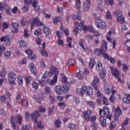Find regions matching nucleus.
Returning a JSON list of instances; mask_svg holds the SVG:
<instances>
[{"instance_id": "55", "label": "nucleus", "mask_w": 130, "mask_h": 130, "mask_svg": "<svg viewBox=\"0 0 130 130\" xmlns=\"http://www.w3.org/2000/svg\"><path fill=\"white\" fill-rule=\"evenodd\" d=\"M49 99L50 101V103H51L52 104H53V103H54V102H55V99H54V97L51 96V95H49Z\"/></svg>"}, {"instance_id": "52", "label": "nucleus", "mask_w": 130, "mask_h": 130, "mask_svg": "<svg viewBox=\"0 0 130 130\" xmlns=\"http://www.w3.org/2000/svg\"><path fill=\"white\" fill-rule=\"evenodd\" d=\"M122 67L123 72H124V73H125L127 70L128 69V67H127V65H126V64H122Z\"/></svg>"}, {"instance_id": "43", "label": "nucleus", "mask_w": 130, "mask_h": 130, "mask_svg": "<svg viewBox=\"0 0 130 130\" xmlns=\"http://www.w3.org/2000/svg\"><path fill=\"white\" fill-rule=\"evenodd\" d=\"M31 85L35 90H38V87L39 86V84H38L36 82H32Z\"/></svg>"}, {"instance_id": "18", "label": "nucleus", "mask_w": 130, "mask_h": 130, "mask_svg": "<svg viewBox=\"0 0 130 130\" xmlns=\"http://www.w3.org/2000/svg\"><path fill=\"white\" fill-rule=\"evenodd\" d=\"M104 114V115H108L110 113L109 109L106 107H104L103 109H100V115H101V114L102 113Z\"/></svg>"}, {"instance_id": "7", "label": "nucleus", "mask_w": 130, "mask_h": 130, "mask_svg": "<svg viewBox=\"0 0 130 130\" xmlns=\"http://www.w3.org/2000/svg\"><path fill=\"white\" fill-rule=\"evenodd\" d=\"M17 79V75L14 72H11L8 74V80L11 85H15V81Z\"/></svg>"}, {"instance_id": "28", "label": "nucleus", "mask_w": 130, "mask_h": 130, "mask_svg": "<svg viewBox=\"0 0 130 130\" xmlns=\"http://www.w3.org/2000/svg\"><path fill=\"white\" fill-rule=\"evenodd\" d=\"M95 59L91 58L89 62V67L90 69H93V68H94V66H95Z\"/></svg>"}, {"instance_id": "6", "label": "nucleus", "mask_w": 130, "mask_h": 130, "mask_svg": "<svg viewBox=\"0 0 130 130\" xmlns=\"http://www.w3.org/2000/svg\"><path fill=\"white\" fill-rule=\"evenodd\" d=\"M35 25L37 27H41V26L44 25V23L39 20L38 17H36L32 19L31 23H30L31 30H33V28Z\"/></svg>"}, {"instance_id": "39", "label": "nucleus", "mask_w": 130, "mask_h": 130, "mask_svg": "<svg viewBox=\"0 0 130 130\" xmlns=\"http://www.w3.org/2000/svg\"><path fill=\"white\" fill-rule=\"evenodd\" d=\"M60 29L61 30L62 32L65 33L66 36H69V29L63 28V27L62 26V25H61V27H60Z\"/></svg>"}, {"instance_id": "27", "label": "nucleus", "mask_w": 130, "mask_h": 130, "mask_svg": "<svg viewBox=\"0 0 130 130\" xmlns=\"http://www.w3.org/2000/svg\"><path fill=\"white\" fill-rule=\"evenodd\" d=\"M68 127L69 129H76V128H78V125L74 123H70L68 125Z\"/></svg>"}, {"instance_id": "24", "label": "nucleus", "mask_w": 130, "mask_h": 130, "mask_svg": "<svg viewBox=\"0 0 130 130\" xmlns=\"http://www.w3.org/2000/svg\"><path fill=\"white\" fill-rule=\"evenodd\" d=\"M12 26L13 27V32L16 33L18 32V28H19V24H17L16 22H12Z\"/></svg>"}, {"instance_id": "48", "label": "nucleus", "mask_w": 130, "mask_h": 130, "mask_svg": "<svg viewBox=\"0 0 130 130\" xmlns=\"http://www.w3.org/2000/svg\"><path fill=\"white\" fill-rule=\"evenodd\" d=\"M125 38L127 39L125 41L126 43L130 42V31L129 32H127V34L125 35Z\"/></svg>"}, {"instance_id": "11", "label": "nucleus", "mask_w": 130, "mask_h": 130, "mask_svg": "<svg viewBox=\"0 0 130 130\" xmlns=\"http://www.w3.org/2000/svg\"><path fill=\"white\" fill-rule=\"evenodd\" d=\"M99 82H100L99 78L98 77L95 76L94 77L93 82L91 83V86L95 91H98V85L97 84L98 83H99Z\"/></svg>"}, {"instance_id": "56", "label": "nucleus", "mask_w": 130, "mask_h": 130, "mask_svg": "<svg viewBox=\"0 0 130 130\" xmlns=\"http://www.w3.org/2000/svg\"><path fill=\"white\" fill-rule=\"evenodd\" d=\"M100 77L101 79H104L106 77V74L104 71H102L100 73Z\"/></svg>"}, {"instance_id": "50", "label": "nucleus", "mask_w": 130, "mask_h": 130, "mask_svg": "<svg viewBox=\"0 0 130 130\" xmlns=\"http://www.w3.org/2000/svg\"><path fill=\"white\" fill-rule=\"evenodd\" d=\"M76 64V61L74 59H71L68 61V64H70V66H75Z\"/></svg>"}, {"instance_id": "17", "label": "nucleus", "mask_w": 130, "mask_h": 130, "mask_svg": "<svg viewBox=\"0 0 130 130\" xmlns=\"http://www.w3.org/2000/svg\"><path fill=\"white\" fill-rule=\"evenodd\" d=\"M104 90L105 93L109 95L112 92V87L108 83H106L104 86Z\"/></svg>"}, {"instance_id": "20", "label": "nucleus", "mask_w": 130, "mask_h": 130, "mask_svg": "<svg viewBox=\"0 0 130 130\" xmlns=\"http://www.w3.org/2000/svg\"><path fill=\"white\" fill-rule=\"evenodd\" d=\"M29 69L30 70V72L33 75H36L37 74V70H36V67L33 63H30L29 65Z\"/></svg>"}, {"instance_id": "53", "label": "nucleus", "mask_w": 130, "mask_h": 130, "mask_svg": "<svg viewBox=\"0 0 130 130\" xmlns=\"http://www.w3.org/2000/svg\"><path fill=\"white\" fill-rule=\"evenodd\" d=\"M98 127V124L96 123H93L91 124V128L92 130H96Z\"/></svg>"}, {"instance_id": "10", "label": "nucleus", "mask_w": 130, "mask_h": 130, "mask_svg": "<svg viewBox=\"0 0 130 130\" xmlns=\"http://www.w3.org/2000/svg\"><path fill=\"white\" fill-rule=\"evenodd\" d=\"M116 16H118L117 20L119 23L120 24H122V23H124V16H122V12L119 10H116Z\"/></svg>"}, {"instance_id": "59", "label": "nucleus", "mask_w": 130, "mask_h": 130, "mask_svg": "<svg viewBox=\"0 0 130 130\" xmlns=\"http://www.w3.org/2000/svg\"><path fill=\"white\" fill-rule=\"evenodd\" d=\"M106 52H103L102 53V54L104 56V58H105V59H109V55H108V54H107V53H105Z\"/></svg>"}, {"instance_id": "25", "label": "nucleus", "mask_w": 130, "mask_h": 130, "mask_svg": "<svg viewBox=\"0 0 130 130\" xmlns=\"http://www.w3.org/2000/svg\"><path fill=\"white\" fill-rule=\"evenodd\" d=\"M96 95L98 99H96V101L98 103H101L102 101V94L100 93V91L99 90L96 93Z\"/></svg>"}, {"instance_id": "8", "label": "nucleus", "mask_w": 130, "mask_h": 130, "mask_svg": "<svg viewBox=\"0 0 130 130\" xmlns=\"http://www.w3.org/2000/svg\"><path fill=\"white\" fill-rule=\"evenodd\" d=\"M75 28L73 31L74 35H77L79 33V30H83V26H84V21H81L80 23L79 22L75 23Z\"/></svg>"}, {"instance_id": "60", "label": "nucleus", "mask_w": 130, "mask_h": 130, "mask_svg": "<svg viewBox=\"0 0 130 130\" xmlns=\"http://www.w3.org/2000/svg\"><path fill=\"white\" fill-rule=\"evenodd\" d=\"M24 32L25 38H29L30 35H29V33H28V29H25Z\"/></svg>"}, {"instance_id": "54", "label": "nucleus", "mask_w": 130, "mask_h": 130, "mask_svg": "<svg viewBox=\"0 0 130 130\" xmlns=\"http://www.w3.org/2000/svg\"><path fill=\"white\" fill-rule=\"evenodd\" d=\"M61 82L63 84H66V83H68V78L66 76H62Z\"/></svg>"}, {"instance_id": "38", "label": "nucleus", "mask_w": 130, "mask_h": 130, "mask_svg": "<svg viewBox=\"0 0 130 130\" xmlns=\"http://www.w3.org/2000/svg\"><path fill=\"white\" fill-rule=\"evenodd\" d=\"M76 5L75 8L77 10H79L80 8H81V1L80 0H77L76 2Z\"/></svg>"}, {"instance_id": "1", "label": "nucleus", "mask_w": 130, "mask_h": 130, "mask_svg": "<svg viewBox=\"0 0 130 130\" xmlns=\"http://www.w3.org/2000/svg\"><path fill=\"white\" fill-rule=\"evenodd\" d=\"M59 72V70L58 68L51 66L50 67V72H45L42 77V79H46L47 78V75L49 77H51V76H53V74H54V75L53 77V79L50 81V85H54V84L57 82V77H58L57 75H58Z\"/></svg>"}, {"instance_id": "57", "label": "nucleus", "mask_w": 130, "mask_h": 130, "mask_svg": "<svg viewBox=\"0 0 130 130\" xmlns=\"http://www.w3.org/2000/svg\"><path fill=\"white\" fill-rule=\"evenodd\" d=\"M5 50H6V47L0 44V55H1L2 52H4Z\"/></svg>"}, {"instance_id": "42", "label": "nucleus", "mask_w": 130, "mask_h": 130, "mask_svg": "<svg viewBox=\"0 0 130 130\" xmlns=\"http://www.w3.org/2000/svg\"><path fill=\"white\" fill-rule=\"evenodd\" d=\"M87 104L88 105H89V106H90V107H91V108H95V103H94V102L91 101H87Z\"/></svg>"}, {"instance_id": "64", "label": "nucleus", "mask_w": 130, "mask_h": 130, "mask_svg": "<svg viewBox=\"0 0 130 130\" xmlns=\"http://www.w3.org/2000/svg\"><path fill=\"white\" fill-rule=\"evenodd\" d=\"M4 55H5V57H10L11 52H10L9 51H6L4 54Z\"/></svg>"}, {"instance_id": "29", "label": "nucleus", "mask_w": 130, "mask_h": 130, "mask_svg": "<svg viewBox=\"0 0 130 130\" xmlns=\"http://www.w3.org/2000/svg\"><path fill=\"white\" fill-rule=\"evenodd\" d=\"M43 31L44 34H45L46 36H48V35H49V28L47 26H44L43 27Z\"/></svg>"}, {"instance_id": "14", "label": "nucleus", "mask_w": 130, "mask_h": 130, "mask_svg": "<svg viewBox=\"0 0 130 130\" xmlns=\"http://www.w3.org/2000/svg\"><path fill=\"white\" fill-rule=\"evenodd\" d=\"M1 42H4L7 46L11 44V39L9 37H2L0 39Z\"/></svg>"}, {"instance_id": "15", "label": "nucleus", "mask_w": 130, "mask_h": 130, "mask_svg": "<svg viewBox=\"0 0 130 130\" xmlns=\"http://www.w3.org/2000/svg\"><path fill=\"white\" fill-rule=\"evenodd\" d=\"M121 114V110L119 107H118L115 110V114L114 115V118L115 120H118L119 118V116Z\"/></svg>"}, {"instance_id": "41", "label": "nucleus", "mask_w": 130, "mask_h": 130, "mask_svg": "<svg viewBox=\"0 0 130 130\" xmlns=\"http://www.w3.org/2000/svg\"><path fill=\"white\" fill-rule=\"evenodd\" d=\"M116 126V124H115V122L112 121L111 122L110 125L109 126V129L110 130L113 129V128H114Z\"/></svg>"}, {"instance_id": "44", "label": "nucleus", "mask_w": 130, "mask_h": 130, "mask_svg": "<svg viewBox=\"0 0 130 130\" xmlns=\"http://www.w3.org/2000/svg\"><path fill=\"white\" fill-rule=\"evenodd\" d=\"M32 81V78L30 76H27L25 78V82L27 85H29L30 83H31V81Z\"/></svg>"}, {"instance_id": "58", "label": "nucleus", "mask_w": 130, "mask_h": 130, "mask_svg": "<svg viewBox=\"0 0 130 130\" xmlns=\"http://www.w3.org/2000/svg\"><path fill=\"white\" fill-rule=\"evenodd\" d=\"M22 105L23 106H24V107H26L28 106V101H27V100L24 99L23 100H22Z\"/></svg>"}, {"instance_id": "31", "label": "nucleus", "mask_w": 130, "mask_h": 130, "mask_svg": "<svg viewBox=\"0 0 130 130\" xmlns=\"http://www.w3.org/2000/svg\"><path fill=\"white\" fill-rule=\"evenodd\" d=\"M102 69H103L102 63H101V62H98L96 66V70L100 72V71H102Z\"/></svg>"}, {"instance_id": "16", "label": "nucleus", "mask_w": 130, "mask_h": 130, "mask_svg": "<svg viewBox=\"0 0 130 130\" xmlns=\"http://www.w3.org/2000/svg\"><path fill=\"white\" fill-rule=\"evenodd\" d=\"M6 13L7 15H11L12 13L16 14L18 11V7H15L12 10L9 8L5 9Z\"/></svg>"}, {"instance_id": "36", "label": "nucleus", "mask_w": 130, "mask_h": 130, "mask_svg": "<svg viewBox=\"0 0 130 130\" xmlns=\"http://www.w3.org/2000/svg\"><path fill=\"white\" fill-rule=\"evenodd\" d=\"M73 18L74 19H76L75 18H76V19H77L79 21H81V11L80 10H78L77 15V16L74 15Z\"/></svg>"}, {"instance_id": "32", "label": "nucleus", "mask_w": 130, "mask_h": 130, "mask_svg": "<svg viewBox=\"0 0 130 130\" xmlns=\"http://www.w3.org/2000/svg\"><path fill=\"white\" fill-rule=\"evenodd\" d=\"M38 4V1H35L32 3V7L35 8V10L36 12H38L39 11V8H37V5Z\"/></svg>"}, {"instance_id": "63", "label": "nucleus", "mask_w": 130, "mask_h": 130, "mask_svg": "<svg viewBox=\"0 0 130 130\" xmlns=\"http://www.w3.org/2000/svg\"><path fill=\"white\" fill-rule=\"evenodd\" d=\"M18 81L19 85H22L23 84V77L22 76H19Z\"/></svg>"}, {"instance_id": "33", "label": "nucleus", "mask_w": 130, "mask_h": 130, "mask_svg": "<svg viewBox=\"0 0 130 130\" xmlns=\"http://www.w3.org/2000/svg\"><path fill=\"white\" fill-rule=\"evenodd\" d=\"M42 29L41 28H38L34 31V34L35 36H40L41 35V32Z\"/></svg>"}, {"instance_id": "9", "label": "nucleus", "mask_w": 130, "mask_h": 130, "mask_svg": "<svg viewBox=\"0 0 130 130\" xmlns=\"http://www.w3.org/2000/svg\"><path fill=\"white\" fill-rule=\"evenodd\" d=\"M95 25H96L97 28L101 29H105L107 26L106 22L99 18L95 20Z\"/></svg>"}, {"instance_id": "62", "label": "nucleus", "mask_w": 130, "mask_h": 130, "mask_svg": "<svg viewBox=\"0 0 130 130\" xmlns=\"http://www.w3.org/2000/svg\"><path fill=\"white\" fill-rule=\"evenodd\" d=\"M37 127H38V128H41V129L43 128V125L41 123V121L38 122L37 124Z\"/></svg>"}, {"instance_id": "26", "label": "nucleus", "mask_w": 130, "mask_h": 130, "mask_svg": "<svg viewBox=\"0 0 130 130\" xmlns=\"http://www.w3.org/2000/svg\"><path fill=\"white\" fill-rule=\"evenodd\" d=\"M122 101L125 104H130V96L129 94L127 95V97L123 98Z\"/></svg>"}, {"instance_id": "30", "label": "nucleus", "mask_w": 130, "mask_h": 130, "mask_svg": "<svg viewBox=\"0 0 130 130\" xmlns=\"http://www.w3.org/2000/svg\"><path fill=\"white\" fill-rule=\"evenodd\" d=\"M21 96H22V93L21 92H19L18 94L16 96V103H20V102H21V101H22V99H21Z\"/></svg>"}, {"instance_id": "47", "label": "nucleus", "mask_w": 130, "mask_h": 130, "mask_svg": "<svg viewBox=\"0 0 130 130\" xmlns=\"http://www.w3.org/2000/svg\"><path fill=\"white\" fill-rule=\"evenodd\" d=\"M55 125L56 127H60V121L59 119H57L55 121Z\"/></svg>"}, {"instance_id": "40", "label": "nucleus", "mask_w": 130, "mask_h": 130, "mask_svg": "<svg viewBox=\"0 0 130 130\" xmlns=\"http://www.w3.org/2000/svg\"><path fill=\"white\" fill-rule=\"evenodd\" d=\"M112 95L110 96L109 101L111 102V103H114V101H115V97H114V95H113V92H112Z\"/></svg>"}, {"instance_id": "34", "label": "nucleus", "mask_w": 130, "mask_h": 130, "mask_svg": "<svg viewBox=\"0 0 130 130\" xmlns=\"http://www.w3.org/2000/svg\"><path fill=\"white\" fill-rule=\"evenodd\" d=\"M60 21H61V18L60 16H56L53 19V23L54 25H57V22H60Z\"/></svg>"}, {"instance_id": "13", "label": "nucleus", "mask_w": 130, "mask_h": 130, "mask_svg": "<svg viewBox=\"0 0 130 130\" xmlns=\"http://www.w3.org/2000/svg\"><path fill=\"white\" fill-rule=\"evenodd\" d=\"M112 75L114 76L115 78H118L119 77V71L117 68L114 69L113 67H110Z\"/></svg>"}, {"instance_id": "23", "label": "nucleus", "mask_w": 130, "mask_h": 130, "mask_svg": "<svg viewBox=\"0 0 130 130\" xmlns=\"http://www.w3.org/2000/svg\"><path fill=\"white\" fill-rule=\"evenodd\" d=\"M86 93L87 95H92L93 94V88L91 87H88L86 86V89L84 90V93Z\"/></svg>"}, {"instance_id": "3", "label": "nucleus", "mask_w": 130, "mask_h": 130, "mask_svg": "<svg viewBox=\"0 0 130 130\" xmlns=\"http://www.w3.org/2000/svg\"><path fill=\"white\" fill-rule=\"evenodd\" d=\"M39 110V111H36L31 114V120H35V123H37V118L40 116L39 111L41 112H45L46 111V108L42 107H40Z\"/></svg>"}, {"instance_id": "37", "label": "nucleus", "mask_w": 130, "mask_h": 130, "mask_svg": "<svg viewBox=\"0 0 130 130\" xmlns=\"http://www.w3.org/2000/svg\"><path fill=\"white\" fill-rule=\"evenodd\" d=\"M103 103L104 105H109V102L105 96H103L102 98Z\"/></svg>"}, {"instance_id": "2", "label": "nucleus", "mask_w": 130, "mask_h": 130, "mask_svg": "<svg viewBox=\"0 0 130 130\" xmlns=\"http://www.w3.org/2000/svg\"><path fill=\"white\" fill-rule=\"evenodd\" d=\"M108 49L107 48V42L104 40L102 42V47L100 50L98 48H95L94 53L95 54V55H100L101 54V53H103V52H106V51H108Z\"/></svg>"}, {"instance_id": "61", "label": "nucleus", "mask_w": 130, "mask_h": 130, "mask_svg": "<svg viewBox=\"0 0 130 130\" xmlns=\"http://www.w3.org/2000/svg\"><path fill=\"white\" fill-rule=\"evenodd\" d=\"M106 18L107 19H111L112 18V16H111V14L109 12V11H108L106 13Z\"/></svg>"}, {"instance_id": "35", "label": "nucleus", "mask_w": 130, "mask_h": 130, "mask_svg": "<svg viewBox=\"0 0 130 130\" xmlns=\"http://www.w3.org/2000/svg\"><path fill=\"white\" fill-rule=\"evenodd\" d=\"M19 45L20 47H27V43H26V41L24 40H21L19 42Z\"/></svg>"}, {"instance_id": "51", "label": "nucleus", "mask_w": 130, "mask_h": 130, "mask_svg": "<svg viewBox=\"0 0 130 130\" xmlns=\"http://www.w3.org/2000/svg\"><path fill=\"white\" fill-rule=\"evenodd\" d=\"M45 93H47V94H49L50 92H51V90L50 89V87L49 86H46L44 89Z\"/></svg>"}, {"instance_id": "5", "label": "nucleus", "mask_w": 130, "mask_h": 130, "mask_svg": "<svg viewBox=\"0 0 130 130\" xmlns=\"http://www.w3.org/2000/svg\"><path fill=\"white\" fill-rule=\"evenodd\" d=\"M69 90H70V87L67 85L62 86L58 85L56 86L55 91L58 95H60L61 94H66V93H68Z\"/></svg>"}, {"instance_id": "45", "label": "nucleus", "mask_w": 130, "mask_h": 130, "mask_svg": "<svg viewBox=\"0 0 130 130\" xmlns=\"http://www.w3.org/2000/svg\"><path fill=\"white\" fill-rule=\"evenodd\" d=\"M41 54L43 55V56H45V57H47L48 56V54L47 53V51L45 50H42L41 51Z\"/></svg>"}, {"instance_id": "49", "label": "nucleus", "mask_w": 130, "mask_h": 130, "mask_svg": "<svg viewBox=\"0 0 130 130\" xmlns=\"http://www.w3.org/2000/svg\"><path fill=\"white\" fill-rule=\"evenodd\" d=\"M77 76L78 78H79V80H82L83 79V73L81 71H79L77 74Z\"/></svg>"}, {"instance_id": "19", "label": "nucleus", "mask_w": 130, "mask_h": 130, "mask_svg": "<svg viewBox=\"0 0 130 130\" xmlns=\"http://www.w3.org/2000/svg\"><path fill=\"white\" fill-rule=\"evenodd\" d=\"M85 90H86V86L83 85L81 88H77L76 89V93L78 95H83L85 93Z\"/></svg>"}, {"instance_id": "22", "label": "nucleus", "mask_w": 130, "mask_h": 130, "mask_svg": "<svg viewBox=\"0 0 130 130\" xmlns=\"http://www.w3.org/2000/svg\"><path fill=\"white\" fill-rule=\"evenodd\" d=\"M91 5V2L90 0H86L85 1L84 5H83V8L85 11H88L90 8V6Z\"/></svg>"}, {"instance_id": "12", "label": "nucleus", "mask_w": 130, "mask_h": 130, "mask_svg": "<svg viewBox=\"0 0 130 130\" xmlns=\"http://www.w3.org/2000/svg\"><path fill=\"white\" fill-rule=\"evenodd\" d=\"M92 115V111L87 110L83 112V116L86 121H90L91 120V116Z\"/></svg>"}, {"instance_id": "46", "label": "nucleus", "mask_w": 130, "mask_h": 130, "mask_svg": "<svg viewBox=\"0 0 130 130\" xmlns=\"http://www.w3.org/2000/svg\"><path fill=\"white\" fill-rule=\"evenodd\" d=\"M22 11L25 13H28L29 12V6L24 5L22 8Z\"/></svg>"}, {"instance_id": "21", "label": "nucleus", "mask_w": 130, "mask_h": 130, "mask_svg": "<svg viewBox=\"0 0 130 130\" xmlns=\"http://www.w3.org/2000/svg\"><path fill=\"white\" fill-rule=\"evenodd\" d=\"M100 123L102 126H106V117L102 116L100 118Z\"/></svg>"}, {"instance_id": "4", "label": "nucleus", "mask_w": 130, "mask_h": 130, "mask_svg": "<svg viewBox=\"0 0 130 130\" xmlns=\"http://www.w3.org/2000/svg\"><path fill=\"white\" fill-rule=\"evenodd\" d=\"M22 116L20 115H17L15 118L14 116H12L11 119V126L14 129H16L17 127V125H16V122L21 124L22 123Z\"/></svg>"}]
</instances>
